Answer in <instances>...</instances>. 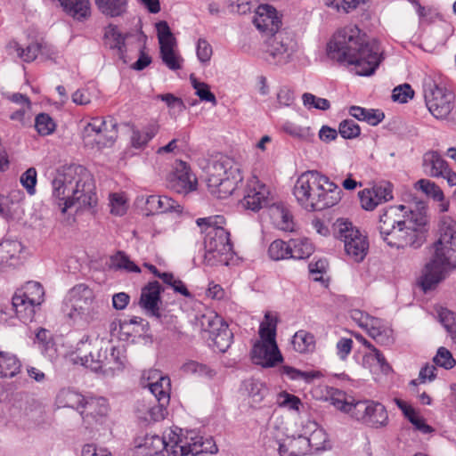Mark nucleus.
I'll list each match as a JSON object with an SVG mask.
<instances>
[{
	"instance_id": "nucleus-1",
	"label": "nucleus",
	"mask_w": 456,
	"mask_h": 456,
	"mask_svg": "<svg viewBox=\"0 0 456 456\" xmlns=\"http://www.w3.org/2000/svg\"><path fill=\"white\" fill-rule=\"evenodd\" d=\"M378 230L381 239L391 248H420L428 232V218L424 205L408 209L404 205L382 209Z\"/></svg>"
},
{
	"instance_id": "nucleus-2",
	"label": "nucleus",
	"mask_w": 456,
	"mask_h": 456,
	"mask_svg": "<svg viewBox=\"0 0 456 456\" xmlns=\"http://www.w3.org/2000/svg\"><path fill=\"white\" fill-rule=\"evenodd\" d=\"M327 51L332 60L354 65L359 76L372 75L381 61L378 41L367 40L356 26L339 29L328 44Z\"/></svg>"
},
{
	"instance_id": "nucleus-3",
	"label": "nucleus",
	"mask_w": 456,
	"mask_h": 456,
	"mask_svg": "<svg viewBox=\"0 0 456 456\" xmlns=\"http://www.w3.org/2000/svg\"><path fill=\"white\" fill-rule=\"evenodd\" d=\"M281 14L268 4L258 3V54L265 62L281 66L291 61L297 51L295 38L281 30Z\"/></svg>"
},
{
	"instance_id": "nucleus-4",
	"label": "nucleus",
	"mask_w": 456,
	"mask_h": 456,
	"mask_svg": "<svg viewBox=\"0 0 456 456\" xmlns=\"http://www.w3.org/2000/svg\"><path fill=\"white\" fill-rule=\"evenodd\" d=\"M52 196L62 213L77 205V208L97 204L95 186L88 170L81 165H69L57 171L52 182Z\"/></svg>"
},
{
	"instance_id": "nucleus-5",
	"label": "nucleus",
	"mask_w": 456,
	"mask_h": 456,
	"mask_svg": "<svg viewBox=\"0 0 456 456\" xmlns=\"http://www.w3.org/2000/svg\"><path fill=\"white\" fill-rule=\"evenodd\" d=\"M440 237L435 243V252L425 265L419 284L424 291L434 289L449 272L456 268V221L450 216L441 220Z\"/></svg>"
},
{
	"instance_id": "nucleus-6",
	"label": "nucleus",
	"mask_w": 456,
	"mask_h": 456,
	"mask_svg": "<svg viewBox=\"0 0 456 456\" xmlns=\"http://www.w3.org/2000/svg\"><path fill=\"white\" fill-rule=\"evenodd\" d=\"M341 189L318 171L301 174L293 187L297 203L307 211L331 208L341 199Z\"/></svg>"
},
{
	"instance_id": "nucleus-7",
	"label": "nucleus",
	"mask_w": 456,
	"mask_h": 456,
	"mask_svg": "<svg viewBox=\"0 0 456 456\" xmlns=\"http://www.w3.org/2000/svg\"><path fill=\"white\" fill-rule=\"evenodd\" d=\"M196 224L205 232L204 258L208 265H228L234 252L230 240V232L224 228L225 218L223 216H211L198 218Z\"/></svg>"
},
{
	"instance_id": "nucleus-8",
	"label": "nucleus",
	"mask_w": 456,
	"mask_h": 456,
	"mask_svg": "<svg viewBox=\"0 0 456 456\" xmlns=\"http://www.w3.org/2000/svg\"><path fill=\"white\" fill-rule=\"evenodd\" d=\"M208 190L217 199H226L242 180L238 163L225 155L216 156L206 169Z\"/></svg>"
},
{
	"instance_id": "nucleus-9",
	"label": "nucleus",
	"mask_w": 456,
	"mask_h": 456,
	"mask_svg": "<svg viewBox=\"0 0 456 456\" xmlns=\"http://www.w3.org/2000/svg\"><path fill=\"white\" fill-rule=\"evenodd\" d=\"M99 308L93 290L85 284H77L64 299L62 312L74 324L84 327L98 319Z\"/></svg>"
},
{
	"instance_id": "nucleus-10",
	"label": "nucleus",
	"mask_w": 456,
	"mask_h": 456,
	"mask_svg": "<svg viewBox=\"0 0 456 456\" xmlns=\"http://www.w3.org/2000/svg\"><path fill=\"white\" fill-rule=\"evenodd\" d=\"M177 430V428H170L165 431L162 436L167 444L165 452L167 456H196L217 452V445L211 436L204 437L194 431H190L182 437Z\"/></svg>"
},
{
	"instance_id": "nucleus-11",
	"label": "nucleus",
	"mask_w": 456,
	"mask_h": 456,
	"mask_svg": "<svg viewBox=\"0 0 456 456\" xmlns=\"http://www.w3.org/2000/svg\"><path fill=\"white\" fill-rule=\"evenodd\" d=\"M423 94L429 112L437 119L446 118L454 109V93L431 77L423 80Z\"/></svg>"
},
{
	"instance_id": "nucleus-12",
	"label": "nucleus",
	"mask_w": 456,
	"mask_h": 456,
	"mask_svg": "<svg viewBox=\"0 0 456 456\" xmlns=\"http://www.w3.org/2000/svg\"><path fill=\"white\" fill-rule=\"evenodd\" d=\"M335 238L344 242L346 255L354 262H362L367 255L369 242L367 237L347 219L338 218L332 225Z\"/></svg>"
},
{
	"instance_id": "nucleus-13",
	"label": "nucleus",
	"mask_w": 456,
	"mask_h": 456,
	"mask_svg": "<svg viewBox=\"0 0 456 456\" xmlns=\"http://www.w3.org/2000/svg\"><path fill=\"white\" fill-rule=\"evenodd\" d=\"M79 361L81 365L95 372L101 371L104 376L113 377L124 370L126 356L122 349L113 346L109 353L107 350H100L97 358L90 353L88 355L79 357Z\"/></svg>"
},
{
	"instance_id": "nucleus-14",
	"label": "nucleus",
	"mask_w": 456,
	"mask_h": 456,
	"mask_svg": "<svg viewBox=\"0 0 456 456\" xmlns=\"http://www.w3.org/2000/svg\"><path fill=\"white\" fill-rule=\"evenodd\" d=\"M82 136L86 144L110 146L118 137L117 123L112 118H94L84 126Z\"/></svg>"
},
{
	"instance_id": "nucleus-15",
	"label": "nucleus",
	"mask_w": 456,
	"mask_h": 456,
	"mask_svg": "<svg viewBox=\"0 0 456 456\" xmlns=\"http://www.w3.org/2000/svg\"><path fill=\"white\" fill-rule=\"evenodd\" d=\"M354 419L374 428H383L388 423V414L385 406L371 400L357 401L354 408Z\"/></svg>"
},
{
	"instance_id": "nucleus-16",
	"label": "nucleus",
	"mask_w": 456,
	"mask_h": 456,
	"mask_svg": "<svg viewBox=\"0 0 456 456\" xmlns=\"http://www.w3.org/2000/svg\"><path fill=\"white\" fill-rule=\"evenodd\" d=\"M156 30L163 62L172 70L181 69L183 60L175 53V38L167 22L161 20L156 23Z\"/></svg>"
},
{
	"instance_id": "nucleus-17",
	"label": "nucleus",
	"mask_w": 456,
	"mask_h": 456,
	"mask_svg": "<svg viewBox=\"0 0 456 456\" xmlns=\"http://www.w3.org/2000/svg\"><path fill=\"white\" fill-rule=\"evenodd\" d=\"M109 411L110 406L105 398L86 397L79 414L86 428H94L106 421Z\"/></svg>"
},
{
	"instance_id": "nucleus-18",
	"label": "nucleus",
	"mask_w": 456,
	"mask_h": 456,
	"mask_svg": "<svg viewBox=\"0 0 456 456\" xmlns=\"http://www.w3.org/2000/svg\"><path fill=\"white\" fill-rule=\"evenodd\" d=\"M197 178L183 161L175 163L173 171L167 177V187L179 193L187 194L197 189Z\"/></svg>"
},
{
	"instance_id": "nucleus-19",
	"label": "nucleus",
	"mask_w": 456,
	"mask_h": 456,
	"mask_svg": "<svg viewBox=\"0 0 456 456\" xmlns=\"http://www.w3.org/2000/svg\"><path fill=\"white\" fill-rule=\"evenodd\" d=\"M423 168L431 177H442L452 187L456 185V174L449 167L448 163L436 151H430L423 156Z\"/></svg>"
},
{
	"instance_id": "nucleus-20",
	"label": "nucleus",
	"mask_w": 456,
	"mask_h": 456,
	"mask_svg": "<svg viewBox=\"0 0 456 456\" xmlns=\"http://www.w3.org/2000/svg\"><path fill=\"white\" fill-rule=\"evenodd\" d=\"M162 291L161 285L155 281L150 282L142 288L139 301V305L145 311L149 316L159 319L161 314L159 312V305L161 303L160 293Z\"/></svg>"
},
{
	"instance_id": "nucleus-21",
	"label": "nucleus",
	"mask_w": 456,
	"mask_h": 456,
	"mask_svg": "<svg viewBox=\"0 0 456 456\" xmlns=\"http://www.w3.org/2000/svg\"><path fill=\"white\" fill-rule=\"evenodd\" d=\"M134 411L137 418L146 424L160 421L167 413V405L146 398L137 401Z\"/></svg>"
},
{
	"instance_id": "nucleus-22",
	"label": "nucleus",
	"mask_w": 456,
	"mask_h": 456,
	"mask_svg": "<svg viewBox=\"0 0 456 456\" xmlns=\"http://www.w3.org/2000/svg\"><path fill=\"white\" fill-rule=\"evenodd\" d=\"M144 387L149 388V391L154 396V401L164 405L169 403L171 383L167 376H163L158 370H151Z\"/></svg>"
},
{
	"instance_id": "nucleus-23",
	"label": "nucleus",
	"mask_w": 456,
	"mask_h": 456,
	"mask_svg": "<svg viewBox=\"0 0 456 456\" xmlns=\"http://www.w3.org/2000/svg\"><path fill=\"white\" fill-rule=\"evenodd\" d=\"M283 361L284 357L276 339H258V366L274 368Z\"/></svg>"
},
{
	"instance_id": "nucleus-24",
	"label": "nucleus",
	"mask_w": 456,
	"mask_h": 456,
	"mask_svg": "<svg viewBox=\"0 0 456 456\" xmlns=\"http://www.w3.org/2000/svg\"><path fill=\"white\" fill-rule=\"evenodd\" d=\"M362 207L365 210H373L378 205L393 199L390 183L375 185L359 192Z\"/></svg>"
},
{
	"instance_id": "nucleus-25",
	"label": "nucleus",
	"mask_w": 456,
	"mask_h": 456,
	"mask_svg": "<svg viewBox=\"0 0 456 456\" xmlns=\"http://www.w3.org/2000/svg\"><path fill=\"white\" fill-rule=\"evenodd\" d=\"M268 216L273 226L283 232H293L297 230V224L291 211L281 201L267 209Z\"/></svg>"
},
{
	"instance_id": "nucleus-26",
	"label": "nucleus",
	"mask_w": 456,
	"mask_h": 456,
	"mask_svg": "<svg viewBox=\"0 0 456 456\" xmlns=\"http://www.w3.org/2000/svg\"><path fill=\"white\" fill-rule=\"evenodd\" d=\"M24 247L17 240L4 239L0 241V268L19 264Z\"/></svg>"
},
{
	"instance_id": "nucleus-27",
	"label": "nucleus",
	"mask_w": 456,
	"mask_h": 456,
	"mask_svg": "<svg viewBox=\"0 0 456 456\" xmlns=\"http://www.w3.org/2000/svg\"><path fill=\"white\" fill-rule=\"evenodd\" d=\"M303 436H305L309 453L325 448L327 435L325 431L314 421H307L302 429Z\"/></svg>"
},
{
	"instance_id": "nucleus-28",
	"label": "nucleus",
	"mask_w": 456,
	"mask_h": 456,
	"mask_svg": "<svg viewBox=\"0 0 456 456\" xmlns=\"http://www.w3.org/2000/svg\"><path fill=\"white\" fill-rule=\"evenodd\" d=\"M196 325L200 327L201 332L207 334L209 339L219 332L227 323L215 312L207 311L196 317Z\"/></svg>"
},
{
	"instance_id": "nucleus-29",
	"label": "nucleus",
	"mask_w": 456,
	"mask_h": 456,
	"mask_svg": "<svg viewBox=\"0 0 456 456\" xmlns=\"http://www.w3.org/2000/svg\"><path fill=\"white\" fill-rule=\"evenodd\" d=\"M145 204L149 214L180 213L183 209L177 201L167 196L151 195L146 199Z\"/></svg>"
},
{
	"instance_id": "nucleus-30",
	"label": "nucleus",
	"mask_w": 456,
	"mask_h": 456,
	"mask_svg": "<svg viewBox=\"0 0 456 456\" xmlns=\"http://www.w3.org/2000/svg\"><path fill=\"white\" fill-rule=\"evenodd\" d=\"M58 2L65 13L74 20L83 21L91 15V4L89 0H53Z\"/></svg>"
},
{
	"instance_id": "nucleus-31",
	"label": "nucleus",
	"mask_w": 456,
	"mask_h": 456,
	"mask_svg": "<svg viewBox=\"0 0 456 456\" xmlns=\"http://www.w3.org/2000/svg\"><path fill=\"white\" fill-rule=\"evenodd\" d=\"M159 126L157 122H150L141 128H133L130 142L134 149L142 150L158 134Z\"/></svg>"
},
{
	"instance_id": "nucleus-32",
	"label": "nucleus",
	"mask_w": 456,
	"mask_h": 456,
	"mask_svg": "<svg viewBox=\"0 0 456 456\" xmlns=\"http://www.w3.org/2000/svg\"><path fill=\"white\" fill-rule=\"evenodd\" d=\"M305 436L288 437L279 444L280 456H305L309 453Z\"/></svg>"
},
{
	"instance_id": "nucleus-33",
	"label": "nucleus",
	"mask_w": 456,
	"mask_h": 456,
	"mask_svg": "<svg viewBox=\"0 0 456 456\" xmlns=\"http://www.w3.org/2000/svg\"><path fill=\"white\" fill-rule=\"evenodd\" d=\"M86 397L71 387L61 388L55 397L58 408H72L79 412Z\"/></svg>"
},
{
	"instance_id": "nucleus-34",
	"label": "nucleus",
	"mask_w": 456,
	"mask_h": 456,
	"mask_svg": "<svg viewBox=\"0 0 456 456\" xmlns=\"http://www.w3.org/2000/svg\"><path fill=\"white\" fill-rule=\"evenodd\" d=\"M12 305L17 318L24 323L31 322L34 320L37 310L40 307L17 294L13 295Z\"/></svg>"
},
{
	"instance_id": "nucleus-35",
	"label": "nucleus",
	"mask_w": 456,
	"mask_h": 456,
	"mask_svg": "<svg viewBox=\"0 0 456 456\" xmlns=\"http://www.w3.org/2000/svg\"><path fill=\"white\" fill-rule=\"evenodd\" d=\"M104 37L106 44L110 46V48L117 50V53L119 59L122 60L124 63H127L128 61L125 55L126 36L118 30L116 25L110 24L105 28Z\"/></svg>"
},
{
	"instance_id": "nucleus-36",
	"label": "nucleus",
	"mask_w": 456,
	"mask_h": 456,
	"mask_svg": "<svg viewBox=\"0 0 456 456\" xmlns=\"http://www.w3.org/2000/svg\"><path fill=\"white\" fill-rule=\"evenodd\" d=\"M21 362L11 353L0 351V378L12 379L20 373Z\"/></svg>"
},
{
	"instance_id": "nucleus-37",
	"label": "nucleus",
	"mask_w": 456,
	"mask_h": 456,
	"mask_svg": "<svg viewBox=\"0 0 456 456\" xmlns=\"http://www.w3.org/2000/svg\"><path fill=\"white\" fill-rule=\"evenodd\" d=\"M8 47L10 51L16 53L19 58L27 62L34 61L39 53L45 54L46 50V45L39 43L29 44L24 49L16 41L10 42Z\"/></svg>"
},
{
	"instance_id": "nucleus-38",
	"label": "nucleus",
	"mask_w": 456,
	"mask_h": 456,
	"mask_svg": "<svg viewBox=\"0 0 456 456\" xmlns=\"http://www.w3.org/2000/svg\"><path fill=\"white\" fill-rule=\"evenodd\" d=\"M365 330L378 343L388 344L391 340L392 330L384 321L379 318L372 317Z\"/></svg>"
},
{
	"instance_id": "nucleus-39",
	"label": "nucleus",
	"mask_w": 456,
	"mask_h": 456,
	"mask_svg": "<svg viewBox=\"0 0 456 456\" xmlns=\"http://www.w3.org/2000/svg\"><path fill=\"white\" fill-rule=\"evenodd\" d=\"M277 325V313L266 311L264 319L258 325V339H276Z\"/></svg>"
},
{
	"instance_id": "nucleus-40",
	"label": "nucleus",
	"mask_w": 456,
	"mask_h": 456,
	"mask_svg": "<svg viewBox=\"0 0 456 456\" xmlns=\"http://www.w3.org/2000/svg\"><path fill=\"white\" fill-rule=\"evenodd\" d=\"M128 0H95L99 11L105 16L120 17L126 12Z\"/></svg>"
},
{
	"instance_id": "nucleus-41",
	"label": "nucleus",
	"mask_w": 456,
	"mask_h": 456,
	"mask_svg": "<svg viewBox=\"0 0 456 456\" xmlns=\"http://www.w3.org/2000/svg\"><path fill=\"white\" fill-rule=\"evenodd\" d=\"M349 114L360 121H365L370 126L379 125L385 118L384 113L379 110L365 109L360 106H352Z\"/></svg>"
},
{
	"instance_id": "nucleus-42",
	"label": "nucleus",
	"mask_w": 456,
	"mask_h": 456,
	"mask_svg": "<svg viewBox=\"0 0 456 456\" xmlns=\"http://www.w3.org/2000/svg\"><path fill=\"white\" fill-rule=\"evenodd\" d=\"M15 294L40 306L44 301L45 291L39 282L31 281L18 289Z\"/></svg>"
},
{
	"instance_id": "nucleus-43",
	"label": "nucleus",
	"mask_w": 456,
	"mask_h": 456,
	"mask_svg": "<svg viewBox=\"0 0 456 456\" xmlns=\"http://www.w3.org/2000/svg\"><path fill=\"white\" fill-rule=\"evenodd\" d=\"M292 346L300 354L312 353L315 348L314 336L306 330H300L294 334Z\"/></svg>"
},
{
	"instance_id": "nucleus-44",
	"label": "nucleus",
	"mask_w": 456,
	"mask_h": 456,
	"mask_svg": "<svg viewBox=\"0 0 456 456\" xmlns=\"http://www.w3.org/2000/svg\"><path fill=\"white\" fill-rule=\"evenodd\" d=\"M165 439L158 435H146L143 442L139 444L138 447L146 456H154L165 452L167 444Z\"/></svg>"
},
{
	"instance_id": "nucleus-45",
	"label": "nucleus",
	"mask_w": 456,
	"mask_h": 456,
	"mask_svg": "<svg viewBox=\"0 0 456 456\" xmlns=\"http://www.w3.org/2000/svg\"><path fill=\"white\" fill-rule=\"evenodd\" d=\"M291 253L289 258L304 259L310 256L314 251L312 243L307 239H296L290 240Z\"/></svg>"
},
{
	"instance_id": "nucleus-46",
	"label": "nucleus",
	"mask_w": 456,
	"mask_h": 456,
	"mask_svg": "<svg viewBox=\"0 0 456 456\" xmlns=\"http://www.w3.org/2000/svg\"><path fill=\"white\" fill-rule=\"evenodd\" d=\"M279 202L276 191L271 186L258 182V209L265 208L269 209L271 206Z\"/></svg>"
},
{
	"instance_id": "nucleus-47",
	"label": "nucleus",
	"mask_w": 456,
	"mask_h": 456,
	"mask_svg": "<svg viewBox=\"0 0 456 456\" xmlns=\"http://www.w3.org/2000/svg\"><path fill=\"white\" fill-rule=\"evenodd\" d=\"M233 339V333L228 325L219 330V332L208 340L212 341L213 346L219 352L224 353L231 346Z\"/></svg>"
},
{
	"instance_id": "nucleus-48",
	"label": "nucleus",
	"mask_w": 456,
	"mask_h": 456,
	"mask_svg": "<svg viewBox=\"0 0 456 456\" xmlns=\"http://www.w3.org/2000/svg\"><path fill=\"white\" fill-rule=\"evenodd\" d=\"M267 252L269 257L274 261L288 259L291 253L290 242L288 244L281 240H275L270 244Z\"/></svg>"
},
{
	"instance_id": "nucleus-49",
	"label": "nucleus",
	"mask_w": 456,
	"mask_h": 456,
	"mask_svg": "<svg viewBox=\"0 0 456 456\" xmlns=\"http://www.w3.org/2000/svg\"><path fill=\"white\" fill-rule=\"evenodd\" d=\"M240 204L244 209L251 211L256 210V181L255 180V175H253V178L248 182L244 197Z\"/></svg>"
},
{
	"instance_id": "nucleus-50",
	"label": "nucleus",
	"mask_w": 456,
	"mask_h": 456,
	"mask_svg": "<svg viewBox=\"0 0 456 456\" xmlns=\"http://www.w3.org/2000/svg\"><path fill=\"white\" fill-rule=\"evenodd\" d=\"M110 213L117 216H124L128 208L126 196L123 193H110Z\"/></svg>"
},
{
	"instance_id": "nucleus-51",
	"label": "nucleus",
	"mask_w": 456,
	"mask_h": 456,
	"mask_svg": "<svg viewBox=\"0 0 456 456\" xmlns=\"http://www.w3.org/2000/svg\"><path fill=\"white\" fill-rule=\"evenodd\" d=\"M111 265L116 269H124L127 272L140 273V268L129 259L123 252H118L111 256Z\"/></svg>"
},
{
	"instance_id": "nucleus-52",
	"label": "nucleus",
	"mask_w": 456,
	"mask_h": 456,
	"mask_svg": "<svg viewBox=\"0 0 456 456\" xmlns=\"http://www.w3.org/2000/svg\"><path fill=\"white\" fill-rule=\"evenodd\" d=\"M438 316L440 322L456 342V314L448 309H441Z\"/></svg>"
},
{
	"instance_id": "nucleus-53",
	"label": "nucleus",
	"mask_w": 456,
	"mask_h": 456,
	"mask_svg": "<svg viewBox=\"0 0 456 456\" xmlns=\"http://www.w3.org/2000/svg\"><path fill=\"white\" fill-rule=\"evenodd\" d=\"M35 127L39 134L49 135L55 129V123L46 113H40L36 117Z\"/></svg>"
},
{
	"instance_id": "nucleus-54",
	"label": "nucleus",
	"mask_w": 456,
	"mask_h": 456,
	"mask_svg": "<svg viewBox=\"0 0 456 456\" xmlns=\"http://www.w3.org/2000/svg\"><path fill=\"white\" fill-rule=\"evenodd\" d=\"M416 186L425 194L433 198L434 200H441L444 199V192L438 185L428 179H420L417 182Z\"/></svg>"
},
{
	"instance_id": "nucleus-55",
	"label": "nucleus",
	"mask_w": 456,
	"mask_h": 456,
	"mask_svg": "<svg viewBox=\"0 0 456 456\" xmlns=\"http://www.w3.org/2000/svg\"><path fill=\"white\" fill-rule=\"evenodd\" d=\"M190 78L191 85L196 91V94L201 101L209 102L212 103L216 102L215 94L210 92L209 86L206 83L197 81L193 75H191Z\"/></svg>"
},
{
	"instance_id": "nucleus-56",
	"label": "nucleus",
	"mask_w": 456,
	"mask_h": 456,
	"mask_svg": "<svg viewBox=\"0 0 456 456\" xmlns=\"http://www.w3.org/2000/svg\"><path fill=\"white\" fill-rule=\"evenodd\" d=\"M338 131L340 135L346 139L356 138L361 134V128L352 119H346L339 124Z\"/></svg>"
},
{
	"instance_id": "nucleus-57",
	"label": "nucleus",
	"mask_w": 456,
	"mask_h": 456,
	"mask_svg": "<svg viewBox=\"0 0 456 456\" xmlns=\"http://www.w3.org/2000/svg\"><path fill=\"white\" fill-rule=\"evenodd\" d=\"M304 105L308 108H314L321 110H329L330 107V102L325 98H320L313 94L305 93L302 96Z\"/></svg>"
},
{
	"instance_id": "nucleus-58",
	"label": "nucleus",
	"mask_w": 456,
	"mask_h": 456,
	"mask_svg": "<svg viewBox=\"0 0 456 456\" xmlns=\"http://www.w3.org/2000/svg\"><path fill=\"white\" fill-rule=\"evenodd\" d=\"M281 373L287 375L289 379L293 380L303 379L305 381H310L313 379L317 377V373L314 371H302L294 367L290 366H282Z\"/></svg>"
},
{
	"instance_id": "nucleus-59",
	"label": "nucleus",
	"mask_w": 456,
	"mask_h": 456,
	"mask_svg": "<svg viewBox=\"0 0 456 456\" xmlns=\"http://www.w3.org/2000/svg\"><path fill=\"white\" fill-rule=\"evenodd\" d=\"M20 183L29 195L36 193L37 170L34 167L27 169L20 176Z\"/></svg>"
},
{
	"instance_id": "nucleus-60",
	"label": "nucleus",
	"mask_w": 456,
	"mask_h": 456,
	"mask_svg": "<svg viewBox=\"0 0 456 456\" xmlns=\"http://www.w3.org/2000/svg\"><path fill=\"white\" fill-rule=\"evenodd\" d=\"M434 362L436 365L446 370L452 369L456 363L451 352L445 347H440L438 349L436 356L434 357Z\"/></svg>"
},
{
	"instance_id": "nucleus-61",
	"label": "nucleus",
	"mask_w": 456,
	"mask_h": 456,
	"mask_svg": "<svg viewBox=\"0 0 456 456\" xmlns=\"http://www.w3.org/2000/svg\"><path fill=\"white\" fill-rule=\"evenodd\" d=\"M255 387H256V380L251 378L249 379H245L240 388V395L244 398V400H248V404L250 407L254 406L256 402L255 400Z\"/></svg>"
},
{
	"instance_id": "nucleus-62",
	"label": "nucleus",
	"mask_w": 456,
	"mask_h": 456,
	"mask_svg": "<svg viewBox=\"0 0 456 456\" xmlns=\"http://www.w3.org/2000/svg\"><path fill=\"white\" fill-rule=\"evenodd\" d=\"M196 53L198 60L206 65L209 62L212 56V46L206 39L200 38L197 43Z\"/></svg>"
},
{
	"instance_id": "nucleus-63",
	"label": "nucleus",
	"mask_w": 456,
	"mask_h": 456,
	"mask_svg": "<svg viewBox=\"0 0 456 456\" xmlns=\"http://www.w3.org/2000/svg\"><path fill=\"white\" fill-rule=\"evenodd\" d=\"M182 370L184 373L187 374H196L198 376H210L211 370L209 368L202 363H200L195 361H188L186 362L183 367Z\"/></svg>"
},
{
	"instance_id": "nucleus-64",
	"label": "nucleus",
	"mask_w": 456,
	"mask_h": 456,
	"mask_svg": "<svg viewBox=\"0 0 456 456\" xmlns=\"http://www.w3.org/2000/svg\"><path fill=\"white\" fill-rule=\"evenodd\" d=\"M279 404L281 407H284L296 411H299V407L303 405L301 400L297 396L287 392H282L280 394Z\"/></svg>"
}]
</instances>
